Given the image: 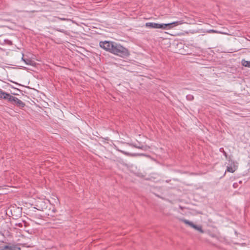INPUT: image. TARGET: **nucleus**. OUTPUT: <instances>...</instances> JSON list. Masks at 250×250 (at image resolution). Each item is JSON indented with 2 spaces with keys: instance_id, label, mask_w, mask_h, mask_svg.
Masks as SVG:
<instances>
[{
  "instance_id": "15",
  "label": "nucleus",
  "mask_w": 250,
  "mask_h": 250,
  "mask_svg": "<svg viewBox=\"0 0 250 250\" xmlns=\"http://www.w3.org/2000/svg\"><path fill=\"white\" fill-rule=\"evenodd\" d=\"M60 20H62V21H68L69 20L65 18H59Z\"/></svg>"
},
{
  "instance_id": "12",
  "label": "nucleus",
  "mask_w": 250,
  "mask_h": 250,
  "mask_svg": "<svg viewBox=\"0 0 250 250\" xmlns=\"http://www.w3.org/2000/svg\"><path fill=\"white\" fill-rule=\"evenodd\" d=\"M22 60L23 61H24L25 62V63L26 64H28V65H32V61L30 60H25L23 57H22Z\"/></svg>"
},
{
  "instance_id": "17",
  "label": "nucleus",
  "mask_w": 250,
  "mask_h": 250,
  "mask_svg": "<svg viewBox=\"0 0 250 250\" xmlns=\"http://www.w3.org/2000/svg\"><path fill=\"white\" fill-rule=\"evenodd\" d=\"M236 185H237V184H236V183H235V184H233V187H234V188H235V187H236Z\"/></svg>"
},
{
  "instance_id": "8",
  "label": "nucleus",
  "mask_w": 250,
  "mask_h": 250,
  "mask_svg": "<svg viewBox=\"0 0 250 250\" xmlns=\"http://www.w3.org/2000/svg\"><path fill=\"white\" fill-rule=\"evenodd\" d=\"M1 250H21V249L15 245H7L4 246Z\"/></svg>"
},
{
  "instance_id": "4",
  "label": "nucleus",
  "mask_w": 250,
  "mask_h": 250,
  "mask_svg": "<svg viewBox=\"0 0 250 250\" xmlns=\"http://www.w3.org/2000/svg\"><path fill=\"white\" fill-rule=\"evenodd\" d=\"M180 221L184 223L185 224L191 227L192 228L200 231L201 233H204V230L202 229V227L201 226H197L195 225L193 222L185 219H181Z\"/></svg>"
},
{
  "instance_id": "10",
  "label": "nucleus",
  "mask_w": 250,
  "mask_h": 250,
  "mask_svg": "<svg viewBox=\"0 0 250 250\" xmlns=\"http://www.w3.org/2000/svg\"><path fill=\"white\" fill-rule=\"evenodd\" d=\"M207 33H218V34H224V35H230V34L227 33V32H222V31H217V30H213V29H210V30H208L207 31Z\"/></svg>"
},
{
  "instance_id": "5",
  "label": "nucleus",
  "mask_w": 250,
  "mask_h": 250,
  "mask_svg": "<svg viewBox=\"0 0 250 250\" xmlns=\"http://www.w3.org/2000/svg\"><path fill=\"white\" fill-rule=\"evenodd\" d=\"M7 100L8 102L15 104L21 107H23L25 105L24 103L22 102L21 100L10 94Z\"/></svg>"
},
{
  "instance_id": "6",
  "label": "nucleus",
  "mask_w": 250,
  "mask_h": 250,
  "mask_svg": "<svg viewBox=\"0 0 250 250\" xmlns=\"http://www.w3.org/2000/svg\"><path fill=\"white\" fill-rule=\"evenodd\" d=\"M238 166L237 163L234 162V161H231V163L229 166L227 167V170L226 171L233 173L237 169Z\"/></svg>"
},
{
  "instance_id": "13",
  "label": "nucleus",
  "mask_w": 250,
  "mask_h": 250,
  "mask_svg": "<svg viewBox=\"0 0 250 250\" xmlns=\"http://www.w3.org/2000/svg\"><path fill=\"white\" fill-rule=\"evenodd\" d=\"M220 151L223 153L224 155H225V157L227 158L228 155L227 153L224 151V148L221 147L220 148Z\"/></svg>"
},
{
  "instance_id": "2",
  "label": "nucleus",
  "mask_w": 250,
  "mask_h": 250,
  "mask_svg": "<svg viewBox=\"0 0 250 250\" xmlns=\"http://www.w3.org/2000/svg\"><path fill=\"white\" fill-rule=\"evenodd\" d=\"M184 22L183 21H176L169 23H157L155 22H146L145 24L146 27L149 28L162 29L163 30H168L173 27L181 25Z\"/></svg>"
},
{
  "instance_id": "1",
  "label": "nucleus",
  "mask_w": 250,
  "mask_h": 250,
  "mask_svg": "<svg viewBox=\"0 0 250 250\" xmlns=\"http://www.w3.org/2000/svg\"><path fill=\"white\" fill-rule=\"evenodd\" d=\"M100 46L106 51L123 58L129 55V52L127 49L120 44L114 42H101Z\"/></svg>"
},
{
  "instance_id": "14",
  "label": "nucleus",
  "mask_w": 250,
  "mask_h": 250,
  "mask_svg": "<svg viewBox=\"0 0 250 250\" xmlns=\"http://www.w3.org/2000/svg\"><path fill=\"white\" fill-rule=\"evenodd\" d=\"M117 150H118V151H121L122 153H124V154H125V155H127V154H128V153H127V152H125V151H122V150H119V149H117Z\"/></svg>"
},
{
  "instance_id": "7",
  "label": "nucleus",
  "mask_w": 250,
  "mask_h": 250,
  "mask_svg": "<svg viewBox=\"0 0 250 250\" xmlns=\"http://www.w3.org/2000/svg\"><path fill=\"white\" fill-rule=\"evenodd\" d=\"M10 228L8 226V224L5 223L2 228V235L5 236H8L10 235Z\"/></svg>"
},
{
  "instance_id": "9",
  "label": "nucleus",
  "mask_w": 250,
  "mask_h": 250,
  "mask_svg": "<svg viewBox=\"0 0 250 250\" xmlns=\"http://www.w3.org/2000/svg\"><path fill=\"white\" fill-rule=\"evenodd\" d=\"M9 94L3 91L1 89L0 90V99L8 100Z\"/></svg>"
},
{
  "instance_id": "11",
  "label": "nucleus",
  "mask_w": 250,
  "mask_h": 250,
  "mask_svg": "<svg viewBox=\"0 0 250 250\" xmlns=\"http://www.w3.org/2000/svg\"><path fill=\"white\" fill-rule=\"evenodd\" d=\"M241 63L243 66L250 68V61H246L245 60H242Z\"/></svg>"
},
{
  "instance_id": "3",
  "label": "nucleus",
  "mask_w": 250,
  "mask_h": 250,
  "mask_svg": "<svg viewBox=\"0 0 250 250\" xmlns=\"http://www.w3.org/2000/svg\"><path fill=\"white\" fill-rule=\"evenodd\" d=\"M46 208V204L43 200H39L36 201L35 207L32 208L31 210L35 211L36 209L38 210L42 211L44 209Z\"/></svg>"
},
{
  "instance_id": "16",
  "label": "nucleus",
  "mask_w": 250,
  "mask_h": 250,
  "mask_svg": "<svg viewBox=\"0 0 250 250\" xmlns=\"http://www.w3.org/2000/svg\"><path fill=\"white\" fill-rule=\"evenodd\" d=\"M58 31H59L60 32H62V33L64 32V30H58Z\"/></svg>"
}]
</instances>
